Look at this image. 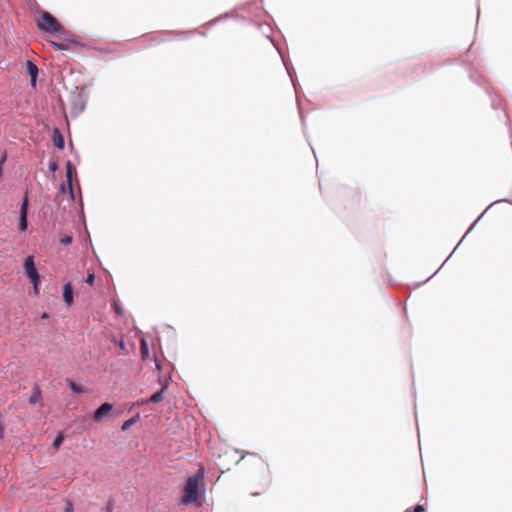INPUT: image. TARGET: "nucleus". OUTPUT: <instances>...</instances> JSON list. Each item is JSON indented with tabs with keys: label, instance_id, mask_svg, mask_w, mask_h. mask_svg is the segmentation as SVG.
<instances>
[{
	"label": "nucleus",
	"instance_id": "1",
	"mask_svg": "<svg viewBox=\"0 0 512 512\" xmlns=\"http://www.w3.org/2000/svg\"><path fill=\"white\" fill-rule=\"evenodd\" d=\"M204 487V467L200 466L199 470L190 476L184 486L181 501L183 504L200 505V489Z\"/></svg>",
	"mask_w": 512,
	"mask_h": 512
},
{
	"label": "nucleus",
	"instance_id": "2",
	"mask_svg": "<svg viewBox=\"0 0 512 512\" xmlns=\"http://www.w3.org/2000/svg\"><path fill=\"white\" fill-rule=\"evenodd\" d=\"M37 26L40 30L49 33L62 32L64 30L59 21L47 11L40 14L37 20Z\"/></svg>",
	"mask_w": 512,
	"mask_h": 512
},
{
	"label": "nucleus",
	"instance_id": "3",
	"mask_svg": "<svg viewBox=\"0 0 512 512\" xmlns=\"http://www.w3.org/2000/svg\"><path fill=\"white\" fill-rule=\"evenodd\" d=\"M24 269H25V272H26L27 276L32 281V283L34 285V290L37 293V285H38V282H39V274H38L37 269L35 267L34 259H33L32 256H28L25 259Z\"/></svg>",
	"mask_w": 512,
	"mask_h": 512
},
{
	"label": "nucleus",
	"instance_id": "4",
	"mask_svg": "<svg viewBox=\"0 0 512 512\" xmlns=\"http://www.w3.org/2000/svg\"><path fill=\"white\" fill-rule=\"evenodd\" d=\"M27 213H28V198L25 196L21 208L19 217V230L25 231L27 229Z\"/></svg>",
	"mask_w": 512,
	"mask_h": 512
},
{
	"label": "nucleus",
	"instance_id": "5",
	"mask_svg": "<svg viewBox=\"0 0 512 512\" xmlns=\"http://www.w3.org/2000/svg\"><path fill=\"white\" fill-rule=\"evenodd\" d=\"M75 173V169L71 163V161H67L66 163V178H67V184H68V192L70 194L71 199L74 198V191L72 187V177Z\"/></svg>",
	"mask_w": 512,
	"mask_h": 512
},
{
	"label": "nucleus",
	"instance_id": "6",
	"mask_svg": "<svg viewBox=\"0 0 512 512\" xmlns=\"http://www.w3.org/2000/svg\"><path fill=\"white\" fill-rule=\"evenodd\" d=\"M113 406L106 402L103 403L95 412L93 415V418L95 421H101L111 410Z\"/></svg>",
	"mask_w": 512,
	"mask_h": 512
},
{
	"label": "nucleus",
	"instance_id": "7",
	"mask_svg": "<svg viewBox=\"0 0 512 512\" xmlns=\"http://www.w3.org/2000/svg\"><path fill=\"white\" fill-rule=\"evenodd\" d=\"M52 141L55 147L62 150L64 148V137L58 128H55L52 133Z\"/></svg>",
	"mask_w": 512,
	"mask_h": 512
},
{
	"label": "nucleus",
	"instance_id": "8",
	"mask_svg": "<svg viewBox=\"0 0 512 512\" xmlns=\"http://www.w3.org/2000/svg\"><path fill=\"white\" fill-rule=\"evenodd\" d=\"M27 72L31 77V84L34 87L36 85V78L38 75V67L32 61L28 60L26 62Z\"/></svg>",
	"mask_w": 512,
	"mask_h": 512
},
{
	"label": "nucleus",
	"instance_id": "9",
	"mask_svg": "<svg viewBox=\"0 0 512 512\" xmlns=\"http://www.w3.org/2000/svg\"><path fill=\"white\" fill-rule=\"evenodd\" d=\"M63 299L70 306L73 303V287L71 283H66L63 288Z\"/></svg>",
	"mask_w": 512,
	"mask_h": 512
},
{
	"label": "nucleus",
	"instance_id": "10",
	"mask_svg": "<svg viewBox=\"0 0 512 512\" xmlns=\"http://www.w3.org/2000/svg\"><path fill=\"white\" fill-rule=\"evenodd\" d=\"M41 401V390L38 385H35L32 394L29 398L30 404H36Z\"/></svg>",
	"mask_w": 512,
	"mask_h": 512
},
{
	"label": "nucleus",
	"instance_id": "11",
	"mask_svg": "<svg viewBox=\"0 0 512 512\" xmlns=\"http://www.w3.org/2000/svg\"><path fill=\"white\" fill-rule=\"evenodd\" d=\"M166 389V385L163 386L158 392L154 393L149 399L145 401V403H157L162 400L163 393Z\"/></svg>",
	"mask_w": 512,
	"mask_h": 512
},
{
	"label": "nucleus",
	"instance_id": "12",
	"mask_svg": "<svg viewBox=\"0 0 512 512\" xmlns=\"http://www.w3.org/2000/svg\"><path fill=\"white\" fill-rule=\"evenodd\" d=\"M140 353H141L142 360L147 359L149 356L148 345H147V342L145 341V339H143V338L140 341Z\"/></svg>",
	"mask_w": 512,
	"mask_h": 512
},
{
	"label": "nucleus",
	"instance_id": "13",
	"mask_svg": "<svg viewBox=\"0 0 512 512\" xmlns=\"http://www.w3.org/2000/svg\"><path fill=\"white\" fill-rule=\"evenodd\" d=\"M69 387L71 388V390L75 393H84V389L82 386L76 384L74 381H69Z\"/></svg>",
	"mask_w": 512,
	"mask_h": 512
},
{
	"label": "nucleus",
	"instance_id": "14",
	"mask_svg": "<svg viewBox=\"0 0 512 512\" xmlns=\"http://www.w3.org/2000/svg\"><path fill=\"white\" fill-rule=\"evenodd\" d=\"M50 44L57 50L64 51L68 49L67 44L65 43H59L56 41H50Z\"/></svg>",
	"mask_w": 512,
	"mask_h": 512
},
{
	"label": "nucleus",
	"instance_id": "15",
	"mask_svg": "<svg viewBox=\"0 0 512 512\" xmlns=\"http://www.w3.org/2000/svg\"><path fill=\"white\" fill-rule=\"evenodd\" d=\"M136 421H137V420H136V418H135V417L130 418V419H128V420H126V421L122 424L121 429H122L123 431L128 430V429H129V428H130L134 423H136Z\"/></svg>",
	"mask_w": 512,
	"mask_h": 512
},
{
	"label": "nucleus",
	"instance_id": "16",
	"mask_svg": "<svg viewBox=\"0 0 512 512\" xmlns=\"http://www.w3.org/2000/svg\"><path fill=\"white\" fill-rule=\"evenodd\" d=\"M63 441H64L63 435L62 434L57 435V437L53 441V447L55 449H58L61 446V444L63 443Z\"/></svg>",
	"mask_w": 512,
	"mask_h": 512
},
{
	"label": "nucleus",
	"instance_id": "17",
	"mask_svg": "<svg viewBox=\"0 0 512 512\" xmlns=\"http://www.w3.org/2000/svg\"><path fill=\"white\" fill-rule=\"evenodd\" d=\"M113 309L117 315H119V316L123 315V310H122L121 306L116 301L113 303Z\"/></svg>",
	"mask_w": 512,
	"mask_h": 512
},
{
	"label": "nucleus",
	"instance_id": "18",
	"mask_svg": "<svg viewBox=\"0 0 512 512\" xmlns=\"http://www.w3.org/2000/svg\"><path fill=\"white\" fill-rule=\"evenodd\" d=\"M60 242L63 245H68L72 242V236L71 235H65L60 239Z\"/></svg>",
	"mask_w": 512,
	"mask_h": 512
},
{
	"label": "nucleus",
	"instance_id": "19",
	"mask_svg": "<svg viewBox=\"0 0 512 512\" xmlns=\"http://www.w3.org/2000/svg\"><path fill=\"white\" fill-rule=\"evenodd\" d=\"M94 281H95V275L94 273H88L86 279H85V282L88 284V285H93L94 284Z\"/></svg>",
	"mask_w": 512,
	"mask_h": 512
},
{
	"label": "nucleus",
	"instance_id": "20",
	"mask_svg": "<svg viewBox=\"0 0 512 512\" xmlns=\"http://www.w3.org/2000/svg\"><path fill=\"white\" fill-rule=\"evenodd\" d=\"M117 344H118V347L121 350L122 354H126L127 349H126V344H125L124 340H119Z\"/></svg>",
	"mask_w": 512,
	"mask_h": 512
},
{
	"label": "nucleus",
	"instance_id": "21",
	"mask_svg": "<svg viewBox=\"0 0 512 512\" xmlns=\"http://www.w3.org/2000/svg\"><path fill=\"white\" fill-rule=\"evenodd\" d=\"M58 169V164L53 161L49 163V170L52 172H55Z\"/></svg>",
	"mask_w": 512,
	"mask_h": 512
},
{
	"label": "nucleus",
	"instance_id": "22",
	"mask_svg": "<svg viewBox=\"0 0 512 512\" xmlns=\"http://www.w3.org/2000/svg\"><path fill=\"white\" fill-rule=\"evenodd\" d=\"M64 511L65 512H73L74 511L73 504L70 501L66 502V507H65Z\"/></svg>",
	"mask_w": 512,
	"mask_h": 512
},
{
	"label": "nucleus",
	"instance_id": "23",
	"mask_svg": "<svg viewBox=\"0 0 512 512\" xmlns=\"http://www.w3.org/2000/svg\"><path fill=\"white\" fill-rule=\"evenodd\" d=\"M67 189H68V186L66 187L65 184H61V186H60V193L64 194Z\"/></svg>",
	"mask_w": 512,
	"mask_h": 512
},
{
	"label": "nucleus",
	"instance_id": "24",
	"mask_svg": "<svg viewBox=\"0 0 512 512\" xmlns=\"http://www.w3.org/2000/svg\"><path fill=\"white\" fill-rule=\"evenodd\" d=\"M424 509L421 505H418L416 508H415V511L414 512H423Z\"/></svg>",
	"mask_w": 512,
	"mask_h": 512
},
{
	"label": "nucleus",
	"instance_id": "25",
	"mask_svg": "<svg viewBox=\"0 0 512 512\" xmlns=\"http://www.w3.org/2000/svg\"><path fill=\"white\" fill-rule=\"evenodd\" d=\"M47 317H48V315H47L46 313H44V314L42 315V318H47Z\"/></svg>",
	"mask_w": 512,
	"mask_h": 512
}]
</instances>
